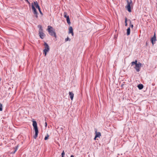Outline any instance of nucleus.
Wrapping results in <instances>:
<instances>
[{
	"mask_svg": "<svg viewBox=\"0 0 157 157\" xmlns=\"http://www.w3.org/2000/svg\"><path fill=\"white\" fill-rule=\"evenodd\" d=\"M33 125L34 127V130L35 132V135L33 136V137L34 139H36L38 133V130L37 126V124L36 121H33Z\"/></svg>",
	"mask_w": 157,
	"mask_h": 157,
	"instance_id": "nucleus-1",
	"label": "nucleus"
},
{
	"mask_svg": "<svg viewBox=\"0 0 157 157\" xmlns=\"http://www.w3.org/2000/svg\"><path fill=\"white\" fill-rule=\"evenodd\" d=\"M47 30L51 36H54L55 37H56L55 30L52 27L49 25L48 26Z\"/></svg>",
	"mask_w": 157,
	"mask_h": 157,
	"instance_id": "nucleus-2",
	"label": "nucleus"
},
{
	"mask_svg": "<svg viewBox=\"0 0 157 157\" xmlns=\"http://www.w3.org/2000/svg\"><path fill=\"white\" fill-rule=\"evenodd\" d=\"M38 27L39 28V34L40 37L42 39H43L44 38L45 36V35L43 33V29H42V27L40 25H38Z\"/></svg>",
	"mask_w": 157,
	"mask_h": 157,
	"instance_id": "nucleus-3",
	"label": "nucleus"
},
{
	"mask_svg": "<svg viewBox=\"0 0 157 157\" xmlns=\"http://www.w3.org/2000/svg\"><path fill=\"white\" fill-rule=\"evenodd\" d=\"M127 4L125 6V8L129 12H131V7H132L133 5L132 1L131 0L129 1L127 0Z\"/></svg>",
	"mask_w": 157,
	"mask_h": 157,
	"instance_id": "nucleus-4",
	"label": "nucleus"
},
{
	"mask_svg": "<svg viewBox=\"0 0 157 157\" xmlns=\"http://www.w3.org/2000/svg\"><path fill=\"white\" fill-rule=\"evenodd\" d=\"M44 45L45 46V48L43 50L44 53L45 54V56H46L47 53L50 50L49 46L48 44L46 42L44 43Z\"/></svg>",
	"mask_w": 157,
	"mask_h": 157,
	"instance_id": "nucleus-5",
	"label": "nucleus"
},
{
	"mask_svg": "<svg viewBox=\"0 0 157 157\" xmlns=\"http://www.w3.org/2000/svg\"><path fill=\"white\" fill-rule=\"evenodd\" d=\"M34 6H35V5H34V3H32V5H31L32 9L33 11V13L34 15H36V18H37L38 17V16H37L38 13L36 10V8H35V7H34Z\"/></svg>",
	"mask_w": 157,
	"mask_h": 157,
	"instance_id": "nucleus-6",
	"label": "nucleus"
},
{
	"mask_svg": "<svg viewBox=\"0 0 157 157\" xmlns=\"http://www.w3.org/2000/svg\"><path fill=\"white\" fill-rule=\"evenodd\" d=\"M141 67V64L140 62H138V64L135 65L134 68L136 69L137 72H139L140 71V69Z\"/></svg>",
	"mask_w": 157,
	"mask_h": 157,
	"instance_id": "nucleus-7",
	"label": "nucleus"
},
{
	"mask_svg": "<svg viewBox=\"0 0 157 157\" xmlns=\"http://www.w3.org/2000/svg\"><path fill=\"white\" fill-rule=\"evenodd\" d=\"M34 3L35 6L38 9V10H39L40 13L41 14H42V13L40 10V7L39 5H38L37 2L36 1L34 2Z\"/></svg>",
	"mask_w": 157,
	"mask_h": 157,
	"instance_id": "nucleus-8",
	"label": "nucleus"
},
{
	"mask_svg": "<svg viewBox=\"0 0 157 157\" xmlns=\"http://www.w3.org/2000/svg\"><path fill=\"white\" fill-rule=\"evenodd\" d=\"M95 138H100L101 136V133L99 132H97L96 129H95Z\"/></svg>",
	"mask_w": 157,
	"mask_h": 157,
	"instance_id": "nucleus-9",
	"label": "nucleus"
},
{
	"mask_svg": "<svg viewBox=\"0 0 157 157\" xmlns=\"http://www.w3.org/2000/svg\"><path fill=\"white\" fill-rule=\"evenodd\" d=\"M156 40V37L155 36V33L154 34V35L153 37H152L151 38V42L153 44H154V41L155 42V41Z\"/></svg>",
	"mask_w": 157,
	"mask_h": 157,
	"instance_id": "nucleus-10",
	"label": "nucleus"
},
{
	"mask_svg": "<svg viewBox=\"0 0 157 157\" xmlns=\"http://www.w3.org/2000/svg\"><path fill=\"white\" fill-rule=\"evenodd\" d=\"M69 94L70 96V98L72 100L74 96V94L71 92H69Z\"/></svg>",
	"mask_w": 157,
	"mask_h": 157,
	"instance_id": "nucleus-11",
	"label": "nucleus"
},
{
	"mask_svg": "<svg viewBox=\"0 0 157 157\" xmlns=\"http://www.w3.org/2000/svg\"><path fill=\"white\" fill-rule=\"evenodd\" d=\"M136 64H138L137 61V60H136L135 61L132 62L131 63V66H133L134 65H136Z\"/></svg>",
	"mask_w": 157,
	"mask_h": 157,
	"instance_id": "nucleus-12",
	"label": "nucleus"
},
{
	"mask_svg": "<svg viewBox=\"0 0 157 157\" xmlns=\"http://www.w3.org/2000/svg\"><path fill=\"white\" fill-rule=\"evenodd\" d=\"M138 87L140 90H141L143 88L144 86L142 84H139L138 85Z\"/></svg>",
	"mask_w": 157,
	"mask_h": 157,
	"instance_id": "nucleus-13",
	"label": "nucleus"
},
{
	"mask_svg": "<svg viewBox=\"0 0 157 157\" xmlns=\"http://www.w3.org/2000/svg\"><path fill=\"white\" fill-rule=\"evenodd\" d=\"M73 32V28L72 27H70L69 28V32L68 33L69 34Z\"/></svg>",
	"mask_w": 157,
	"mask_h": 157,
	"instance_id": "nucleus-14",
	"label": "nucleus"
},
{
	"mask_svg": "<svg viewBox=\"0 0 157 157\" xmlns=\"http://www.w3.org/2000/svg\"><path fill=\"white\" fill-rule=\"evenodd\" d=\"M130 28H128L127 30V35L128 36L130 35Z\"/></svg>",
	"mask_w": 157,
	"mask_h": 157,
	"instance_id": "nucleus-15",
	"label": "nucleus"
},
{
	"mask_svg": "<svg viewBox=\"0 0 157 157\" xmlns=\"http://www.w3.org/2000/svg\"><path fill=\"white\" fill-rule=\"evenodd\" d=\"M66 19H67V23L69 24H70L71 22L70 21V20L69 17V16H67V17Z\"/></svg>",
	"mask_w": 157,
	"mask_h": 157,
	"instance_id": "nucleus-16",
	"label": "nucleus"
},
{
	"mask_svg": "<svg viewBox=\"0 0 157 157\" xmlns=\"http://www.w3.org/2000/svg\"><path fill=\"white\" fill-rule=\"evenodd\" d=\"M68 41H71V39L70 38H69L68 37L65 39V42H66Z\"/></svg>",
	"mask_w": 157,
	"mask_h": 157,
	"instance_id": "nucleus-17",
	"label": "nucleus"
},
{
	"mask_svg": "<svg viewBox=\"0 0 157 157\" xmlns=\"http://www.w3.org/2000/svg\"><path fill=\"white\" fill-rule=\"evenodd\" d=\"M2 110V105L1 103H0V111Z\"/></svg>",
	"mask_w": 157,
	"mask_h": 157,
	"instance_id": "nucleus-18",
	"label": "nucleus"
},
{
	"mask_svg": "<svg viewBox=\"0 0 157 157\" xmlns=\"http://www.w3.org/2000/svg\"><path fill=\"white\" fill-rule=\"evenodd\" d=\"M127 19L126 17L125 18V26H127Z\"/></svg>",
	"mask_w": 157,
	"mask_h": 157,
	"instance_id": "nucleus-19",
	"label": "nucleus"
},
{
	"mask_svg": "<svg viewBox=\"0 0 157 157\" xmlns=\"http://www.w3.org/2000/svg\"><path fill=\"white\" fill-rule=\"evenodd\" d=\"M49 137L48 135V134L44 138V140H46L48 139V137Z\"/></svg>",
	"mask_w": 157,
	"mask_h": 157,
	"instance_id": "nucleus-20",
	"label": "nucleus"
},
{
	"mask_svg": "<svg viewBox=\"0 0 157 157\" xmlns=\"http://www.w3.org/2000/svg\"><path fill=\"white\" fill-rule=\"evenodd\" d=\"M130 26H131V27L132 28H133V25L131 24V21H130Z\"/></svg>",
	"mask_w": 157,
	"mask_h": 157,
	"instance_id": "nucleus-21",
	"label": "nucleus"
},
{
	"mask_svg": "<svg viewBox=\"0 0 157 157\" xmlns=\"http://www.w3.org/2000/svg\"><path fill=\"white\" fill-rule=\"evenodd\" d=\"M64 16L65 18H67V13L65 12H64Z\"/></svg>",
	"mask_w": 157,
	"mask_h": 157,
	"instance_id": "nucleus-22",
	"label": "nucleus"
},
{
	"mask_svg": "<svg viewBox=\"0 0 157 157\" xmlns=\"http://www.w3.org/2000/svg\"><path fill=\"white\" fill-rule=\"evenodd\" d=\"M65 155V153L64 152V151H63L62 153V154H61V155H62V157H63L64 155Z\"/></svg>",
	"mask_w": 157,
	"mask_h": 157,
	"instance_id": "nucleus-23",
	"label": "nucleus"
},
{
	"mask_svg": "<svg viewBox=\"0 0 157 157\" xmlns=\"http://www.w3.org/2000/svg\"><path fill=\"white\" fill-rule=\"evenodd\" d=\"M18 145H17V146H16V148H15V149H17H17H18Z\"/></svg>",
	"mask_w": 157,
	"mask_h": 157,
	"instance_id": "nucleus-24",
	"label": "nucleus"
},
{
	"mask_svg": "<svg viewBox=\"0 0 157 157\" xmlns=\"http://www.w3.org/2000/svg\"><path fill=\"white\" fill-rule=\"evenodd\" d=\"M17 151V149H16L15 150V151H14V152L13 153V154H14L15 152L16 151Z\"/></svg>",
	"mask_w": 157,
	"mask_h": 157,
	"instance_id": "nucleus-25",
	"label": "nucleus"
},
{
	"mask_svg": "<svg viewBox=\"0 0 157 157\" xmlns=\"http://www.w3.org/2000/svg\"><path fill=\"white\" fill-rule=\"evenodd\" d=\"M17 151V149H16L15 150V151H14V152L13 153V154H14L15 152L16 151Z\"/></svg>",
	"mask_w": 157,
	"mask_h": 157,
	"instance_id": "nucleus-26",
	"label": "nucleus"
},
{
	"mask_svg": "<svg viewBox=\"0 0 157 157\" xmlns=\"http://www.w3.org/2000/svg\"><path fill=\"white\" fill-rule=\"evenodd\" d=\"M26 2H27L29 4H30V2H29L28 0H25Z\"/></svg>",
	"mask_w": 157,
	"mask_h": 157,
	"instance_id": "nucleus-27",
	"label": "nucleus"
},
{
	"mask_svg": "<svg viewBox=\"0 0 157 157\" xmlns=\"http://www.w3.org/2000/svg\"><path fill=\"white\" fill-rule=\"evenodd\" d=\"M71 33V34L72 36H73L74 35V33L73 32H72V33Z\"/></svg>",
	"mask_w": 157,
	"mask_h": 157,
	"instance_id": "nucleus-28",
	"label": "nucleus"
},
{
	"mask_svg": "<svg viewBox=\"0 0 157 157\" xmlns=\"http://www.w3.org/2000/svg\"><path fill=\"white\" fill-rule=\"evenodd\" d=\"M47 126V123L46 122H45V127H46Z\"/></svg>",
	"mask_w": 157,
	"mask_h": 157,
	"instance_id": "nucleus-29",
	"label": "nucleus"
},
{
	"mask_svg": "<svg viewBox=\"0 0 157 157\" xmlns=\"http://www.w3.org/2000/svg\"><path fill=\"white\" fill-rule=\"evenodd\" d=\"M70 157H74L73 155H71Z\"/></svg>",
	"mask_w": 157,
	"mask_h": 157,
	"instance_id": "nucleus-30",
	"label": "nucleus"
},
{
	"mask_svg": "<svg viewBox=\"0 0 157 157\" xmlns=\"http://www.w3.org/2000/svg\"><path fill=\"white\" fill-rule=\"evenodd\" d=\"M96 138H95V137H94V140H96Z\"/></svg>",
	"mask_w": 157,
	"mask_h": 157,
	"instance_id": "nucleus-31",
	"label": "nucleus"
}]
</instances>
